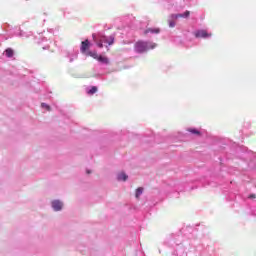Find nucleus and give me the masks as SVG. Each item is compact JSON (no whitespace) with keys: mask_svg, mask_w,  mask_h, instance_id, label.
<instances>
[{"mask_svg":"<svg viewBox=\"0 0 256 256\" xmlns=\"http://www.w3.org/2000/svg\"><path fill=\"white\" fill-rule=\"evenodd\" d=\"M156 47L157 43L155 42L138 41L135 43L136 53H145V51H149V49H155Z\"/></svg>","mask_w":256,"mask_h":256,"instance_id":"f257e3e1","label":"nucleus"},{"mask_svg":"<svg viewBox=\"0 0 256 256\" xmlns=\"http://www.w3.org/2000/svg\"><path fill=\"white\" fill-rule=\"evenodd\" d=\"M196 39H207L212 36L211 33H208L207 30H197L194 33Z\"/></svg>","mask_w":256,"mask_h":256,"instance_id":"f03ea898","label":"nucleus"},{"mask_svg":"<svg viewBox=\"0 0 256 256\" xmlns=\"http://www.w3.org/2000/svg\"><path fill=\"white\" fill-rule=\"evenodd\" d=\"M100 40H101L103 43H107L108 45H113V44L115 43V36H110V37L101 36V37H100Z\"/></svg>","mask_w":256,"mask_h":256,"instance_id":"7ed1b4c3","label":"nucleus"},{"mask_svg":"<svg viewBox=\"0 0 256 256\" xmlns=\"http://www.w3.org/2000/svg\"><path fill=\"white\" fill-rule=\"evenodd\" d=\"M89 47H91L89 40L82 41L80 48L81 53H87V51H89Z\"/></svg>","mask_w":256,"mask_h":256,"instance_id":"20e7f679","label":"nucleus"},{"mask_svg":"<svg viewBox=\"0 0 256 256\" xmlns=\"http://www.w3.org/2000/svg\"><path fill=\"white\" fill-rule=\"evenodd\" d=\"M52 207L54 211H61V209H63V203L59 200H54L52 202Z\"/></svg>","mask_w":256,"mask_h":256,"instance_id":"39448f33","label":"nucleus"},{"mask_svg":"<svg viewBox=\"0 0 256 256\" xmlns=\"http://www.w3.org/2000/svg\"><path fill=\"white\" fill-rule=\"evenodd\" d=\"M148 33H152V34H155V35H159V33H161V29H159V28H147V29L144 31V35H147Z\"/></svg>","mask_w":256,"mask_h":256,"instance_id":"423d86ee","label":"nucleus"},{"mask_svg":"<svg viewBox=\"0 0 256 256\" xmlns=\"http://www.w3.org/2000/svg\"><path fill=\"white\" fill-rule=\"evenodd\" d=\"M93 39H94L95 43H97V46L100 49H103V42H102L101 38H98L97 35L93 34Z\"/></svg>","mask_w":256,"mask_h":256,"instance_id":"0eeeda50","label":"nucleus"},{"mask_svg":"<svg viewBox=\"0 0 256 256\" xmlns=\"http://www.w3.org/2000/svg\"><path fill=\"white\" fill-rule=\"evenodd\" d=\"M96 60L99 61L100 63H104L105 65H109V58L105 56L100 55Z\"/></svg>","mask_w":256,"mask_h":256,"instance_id":"6e6552de","label":"nucleus"},{"mask_svg":"<svg viewBox=\"0 0 256 256\" xmlns=\"http://www.w3.org/2000/svg\"><path fill=\"white\" fill-rule=\"evenodd\" d=\"M188 133H192V135H197L198 137H201V131L197 130L196 128H188Z\"/></svg>","mask_w":256,"mask_h":256,"instance_id":"1a4fd4ad","label":"nucleus"},{"mask_svg":"<svg viewBox=\"0 0 256 256\" xmlns=\"http://www.w3.org/2000/svg\"><path fill=\"white\" fill-rule=\"evenodd\" d=\"M143 187H139L136 189V193H135V197L136 199H139V197H141V195H143Z\"/></svg>","mask_w":256,"mask_h":256,"instance_id":"9d476101","label":"nucleus"},{"mask_svg":"<svg viewBox=\"0 0 256 256\" xmlns=\"http://www.w3.org/2000/svg\"><path fill=\"white\" fill-rule=\"evenodd\" d=\"M86 55H88L89 57H92L93 59H98L99 57V54H97L96 51H93V52L89 51L86 53Z\"/></svg>","mask_w":256,"mask_h":256,"instance_id":"9b49d317","label":"nucleus"},{"mask_svg":"<svg viewBox=\"0 0 256 256\" xmlns=\"http://www.w3.org/2000/svg\"><path fill=\"white\" fill-rule=\"evenodd\" d=\"M127 179H128L127 174H125L123 172L118 174V181H126Z\"/></svg>","mask_w":256,"mask_h":256,"instance_id":"f8f14e48","label":"nucleus"},{"mask_svg":"<svg viewBox=\"0 0 256 256\" xmlns=\"http://www.w3.org/2000/svg\"><path fill=\"white\" fill-rule=\"evenodd\" d=\"M98 89L97 86H92L90 90H88V95H95L97 93Z\"/></svg>","mask_w":256,"mask_h":256,"instance_id":"ddd939ff","label":"nucleus"},{"mask_svg":"<svg viewBox=\"0 0 256 256\" xmlns=\"http://www.w3.org/2000/svg\"><path fill=\"white\" fill-rule=\"evenodd\" d=\"M13 49L7 48L5 51L6 57H13Z\"/></svg>","mask_w":256,"mask_h":256,"instance_id":"4468645a","label":"nucleus"},{"mask_svg":"<svg viewBox=\"0 0 256 256\" xmlns=\"http://www.w3.org/2000/svg\"><path fill=\"white\" fill-rule=\"evenodd\" d=\"M183 18V14H171L170 19H181Z\"/></svg>","mask_w":256,"mask_h":256,"instance_id":"2eb2a0df","label":"nucleus"},{"mask_svg":"<svg viewBox=\"0 0 256 256\" xmlns=\"http://www.w3.org/2000/svg\"><path fill=\"white\" fill-rule=\"evenodd\" d=\"M175 21H177V19L170 18V20H168L169 27H171V28L175 27V25H176Z\"/></svg>","mask_w":256,"mask_h":256,"instance_id":"dca6fc26","label":"nucleus"},{"mask_svg":"<svg viewBox=\"0 0 256 256\" xmlns=\"http://www.w3.org/2000/svg\"><path fill=\"white\" fill-rule=\"evenodd\" d=\"M41 106L43 107V109H46L47 111H51V106H49L45 103H42Z\"/></svg>","mask_w":256,"mask_h":256,"instance_id":"f3484780","label":"nucleus"},{"mask_svg":"<svg viewBox=\"0 0 256 256\" xmlns=\"http://www.w3.org/2000/svg\"><path fill=\"white\" fill-rule=\"evenodd\" d=\"M189 15H191V12H189L188 10L185 11V12L182 14V16H183L184 19H187V18L189 17Z\"/></svg>","mask_w":256,"mask_h":256,"instance_id":"a211bd4d","label":"nucleus"},{"mask_svg":"<svg viewBox=\"0 0 256 256\" xmlns=\"http://www.w3.org/2000/svg\"><path fill=\"white\" fill-rule=\"evenodd\" d=\"M255 194H251L250 196H249V199H255Z\"/></svg>","mask_w":256,"mask_h":256,"instance_id":"6ab92c4d","label":"nucleus"},{"mask_svg":"<svg viewBox=\"0 0 256 256\" xmlns=\"http://www.w3.org/2000/svg\"><path fill=\"white\" fill-rule=\"evenodd\" d=\"M87 173H91V171H87Z\"/></svg>","mask_w":256,"mask_h":256,"instance_id":"aec40b11","label":"nucleus"}]
</instances>
